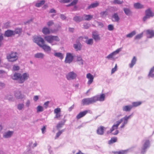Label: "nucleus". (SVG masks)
I'll return each mask as SVG.
<instances>
[{
	"instance_id": "31",
	"label": "nucleus",
	"mask_w": 154,
	"mask_h": 154,
	"mask_svg": "<svg viewBox=\"0 0 154 154\" xmlns=\"http://www.w3.org/2000/svg\"><path fill=\"white\" fill-rule=\"evenodd\" d=\"M45 2V1L42 0L37 2L35 5V6L37 7H41L42 5H44Z\"/></svg>"
},
{
	"instance_id": "29",
	"label": "nucleus",
	"mask_w": 154,
	"mask_h": 154,
	"mask_svg": "<svg viewBox=\"0 0 154 154\" xmlns=\"http://www.w3.org/2000/svg\"><path fill=\"white\" fill-rule=\"evenodd\" d=\"M42 32L45 35L48 34L50 33L49 29L46 27H44L43 28L42 30Z\"/></svg>"
},
{
	"instance_id": "7",
	"label": "nucleus",
	"mask_w": 154,
	"mask_h": 154,
	"mask_svg": "<svg viewBox=\"0 0 154 154\" xmlns=\"http://www.w3.org/2000/svg\"><path fill=\"white\" fill-rule=\"evenodd\" d=\"M75 57V55L73 54L69 53H67L65 60V62L66 63H70L72 62Z\"/></svg>"
},
{
	"instance_id": "6",
	"label": "nucleus",
	"mask_w": 154,
	"mask_h": 154,
	"mask_svg": "<svg viewBox=\"0 0 154 154\" xmlns=\"http://www.w3.org/2000/svg\"><path fill=\"white\" fill-rule=\"evenodd\" d=\"M77 76L76 73L72 71L69 72L66 75V78L68 80L70 81L76 79Z\"/></svg>"
},
{
	"instance_id": "58",
	"label": "nucleus",
	"mask_w": 154,
	"mask_h": 154,
	"mask_svg": "<svg viewBox=\"0 0 154 154\" xmlns=\"http://www.w3.org/2000/svg\"><path fill=\"white\" fill-rule=\"evenodd\" d=\"M54 24V23L52 20L50 21L47 23V24L48 26H51L52 25Z\"/></svg>"
},
{
	"instance_id": "43",
	"label": "nucleus",
	"mask_w": 154,
	"mask_h": 154,
	"mask_svg": "<svg viewBox=\"0 0 154 154\" xmlns=\"http://www.w3.org/2000/svg\"><path fill=\"white\" fill-rule=\"evenodd\" d=\"M77 61L78 62H80V63H79V65H83V60L82 57L80 56H77Z\"/></svg>"
},
{
	"instance_id": "23",
	"label": "nucleus",
	"mask_w": 154,
	"mask_h": 154,
	"mask_svg": "<svg viewBox=\"0 0 154 154\" xmlns=\"http://www.w3.org/2000/svg\"><path fill=\"white\" fill-rule=\"evenodd\" d=\"M123 10L125 14L128 16H130L132 13L131 11L129 8H124Z\"/></svg>"
},
{
	"instance_id": "22",
	"label": "nucleus",
	"mask_w": 154,
	"mask_h": 154,
	"mask_svg": "<svg viewBox=\"0 0 154 154\" xmlns=\"http://www.w3.org/2000/svg\"><path fill=\"white\" fill-rule=\"evenodd\" d=\"M66 120H64L62 121L59 122L56 126V128L57 130H59L60 128H62L63 126L64 125Z\"/></svg>"
},
{
	"instance_id": "2",
	"label": "nucleus",
	"mask_w": 154,
	"mask_h": 154,
	"mask_svg": "<svg viewBox=\"0 0 154 154\" xmlns=\"http://www.w3.org/2000/svg\"><path fill=\"white\" fill-rule=\"evenodd\" d=\"M29 77V74L26 73H24L22 75L19 73L15 72L11 76V78L14 80L18 81L20 84H22L27 80Z\"/></svg>"
},
{
	"instance_id": "61",
	"label": "nucleus",
	"mask_w": 154,
	"mask_h": 154,
	"mask_svg": "<svg viewBox=\"0 0 154 154\" xmlns=\"http://www.w3.org/2000/svg\"><path fill=\"white\" fill-rule=\"evenodd\" d=\"M78 0H73V1L70 4V5H75L77 3Z\"/></svg>"
},
{
	"instance_id": "45",
	"label": "nucleus",
	"mask_w": 154,
	"mask_h": 154,
	"mask_svg": "<svg viewBox=\"0 0 154 154\" xmlns=\"http://www.w3.org/2000/svg\"><path fill=\"white\" fill-rule=\"evenodd\" d=\"M117 140V139L116 137L112 138L109 141L108 143L110 144L115 143L116 141Z\"/></svg>"
},
{
	"instance_id": "44",
	"label": "nucleus",
	"mask_w": 154,
	"mask_h": 154,
	"mask_svg": "<svg viewBox=\"0 0 154 154\" xmlns=\"http://www.w3.org/2000/svg\"><path fill=\"white\" fill-rule=\"evenodd\" d=\"M93 37L95 41L99 40L100 39V37L97 34H93Z\"/></svg>"
},
{
	"instance_id": "50",
	"label": "nucleus",
	"mask_w": 154,
	"mask_h": 154,
	"mask_svg": "<svg viewBox=\"0 0 154 154\" xmlns=\"http://www.w3.org/2000/svg\"><path fill=\"white\" fill-rule=\"evenodd\" d=\"M128 150H122L117 152L118 154H125L127 153Z\"/></svg>"
},
{
	"instance_id": "62",
	"label": "nucleus",
	"mask_w": 154,
	"mask_h": 154,
	"mask_svg": "<svg viewBox=\"0 0 154 154\" xmlns=\"http://www.w3.org/2000/svg\"><path fill=\"white\" fill-rule=\"evenodd\" d=\"M150 17L146 14L145 16L143 18V21H145L147 19L150 18Z\"/></svg>"
},
{
	"instance_id": "38",
	"label": "nucleus",
	"mask_w": 154,
	"mask_h": 154,
	"mask_svg": "<svg viewBox=\"0 0 154 154\" xmlns=\"http://www.w3.org/2000/svg\"><path fill=\"white\" fill-rule=\"evenodd\" d=\"M32 141H30L29 144V146L32 148L36 147L37 145V143L36 141L32 145Z\"/></svg>"
},
{
	"instance_id": "14",
	"label": "nucleus",
	"mask_w": 154,
	"mask_h": 154,
	"mask_svg": "<svg viewBox=\"0 0 154 154\" xmlns=\"http://www.w3.org/2000/svg\"><path fill=\"white\" fill-rule=\"evenodd\" d=\"M14 35L13 31L10 29L6 31L4 34V36L5 37H11Z\"/></svg>"
},
{
	"instance_id": "57",
	"label": "nucleus",
	"mask_w": 154,
	"mask_h": 154,
	"mask_svg": "<svg viewBox=\"0 0 154 154\" xmlns=\"http://www.w3.org/2000/svg\"><path fill=\"white\" fill-rule=\"evenodd\" d=\"M70 0H59V1L61 3H66L69 2Z\"/></svg>"
},
{
	"instance_id": "11",
	"label": "nucleus",
	"mask_w": 154,
	"mask_h": 154,
	"mask_svg": "<svg viewBox=\"0 0 154 154\" xmlns=\"http://www.w3.org/2000/svg\"><path fill=\"white\" fill-rule=\"evenodd\" d=\"M14 133L12 131H8L5 132L3 134V137L5 139L9 138L11 137Z\"/></svg>"
},
{
	"instance_id": "34",
	"label": "nucleus",
	"mask_w": 154,
	"mask_h": 154,
	"mask_svg": "<svg viewBox=\"0 0 154 154\" xmlns=\"http://www.w3.org/2000/svg\"><path fill=\"white\" fill-rule=\"evenodd\" d=\"M136 34L135 31H133L127 34L126 35V37L127 38H131L134 35Z\"/></svg>"
},
{
	"instance_id": "56",
	"label": "nucleus",
	"mask_w": 154,
	"mask_h": 154,
	"mask_svg": "<svg viewBox=\"0 0 154 154\" xmlns=\"http://www.w3.org/2000/svg\"><path fill=\"white\" fill-rule=\"evenodd\" d=\"M117 64H116L115 67L112 68L111 70V74L113 73L117 70Z\"/></svg>"
},
{
	"instance_id": "42",
	"label": "nucleus",
	"mask_w": 154,
	"mask_h": 154,
	"mask_svg": "<svg viewBox=\"0 0 154 154\" xmlns=\"http://www.w3.org/2000/svg\"><path fill=\"white\" fill-rule=\"evenodd\" d=\"M123 3V1H120L119 0H114L112 2L113 4L118 5L121 4Z\"/></svg>"
},
{
	"instance_id": "39",
	"label": "nucleus",
	"mask_w": 154,
	"mask_h": 154,
	"mask_svg": "<svg viewBox=\"0 0 154 154\" xmlns=\"http://www.w3.org/2000/svg\"><path fill=\"white\" fill-rule=\"evenodd\" d=\"M142 103L141 102L139 101V102H133L132 103L133 107H137L140 105Z\"/></svg>"
},
{
	"instance_id": "30",
	"label": "nucleus",
	"mask_w": 154,
	"mask_h": 154,
	"mask_svg": "<svg viewBox=\"0 0 154 154\" xmlns=\"http://www.w3.org/2000/svg\"><path fill=\"white\" fill-rule=\"evenodd\" d=\"M22 31V29L21 28H16L14 31V35L15 34H19L21 33Z\"/></svg>"
},
{
	"instance_id": "21",
	"label": "nucleus",
	"mask_w": 154,
	"mask_h": 154,
	"mask_svg": "<svg viewBox=\"0 0 154 154\" xmlns=\"http://www.w3.org/2000/svg\"><path fill=\"white\" fill-rule=\"evenodd\" d=\"M133 107L132 105H127L122 107V110L124 111L129 112Z\"/></svg>"
},
{
	"instance_id": "24",
	"label": "nucleus",
	"mask_w": 154,
	"mask_h": 154,
	"mask_svg": "<svg viewBox=\"0 0 154 154\" xmlns=\"http://www.w3.org/2000/svg\"><path fill=\"white\" fill-rule=\"evenodd\" d=\"M73 20L77 23H79L82 21V17L75 16L73 18Z\"/></svg>"
},
{
	"instance_id": "59",
	"label": "nucleus",
	"mask_w": 154,
	"mask_h": 154,
	"mask_svg": "<svg viewBox=\"0 0 154 154\" xmlns=\"http://www.w3.org/2000/svg\"><path fill=\"white\" fill-rule=\"evenodd\" d=\"M7 99L9 101H12L13 100V98L12 96L9 95L7 97Z\"/></svg>"
},
{
	"instance_id": "55",
	"label": "nucleus",
	"mask_w": 154,
	"mask_h": 154,
	"mask_svg": "<svg viewBox=\"0 0 154 154\" xmlns=\"http://www.w3.org/2000/svg\"><path fill=\"white\" fill-rule=\"evenodd\" d=\"M13 69L14 71H17L19 69L20 67L18 66L14 65L13 66Z\"/></svg>"
},
{
	"instance_id": "4",
	"label": "nucleus",
	"mask_w": 154,
	"mask_h": 154,
	"mask_svg": "<svg viewBox=\"0 0 154 154\" xmlns=\"http://www.w3.org/2000/svg\"><path fill=\"white\" fill-rule=\"evenodd\" d=\"M44 38L45 41L50 43L52 45H56L57 42H59L60 40L58 37L52 35L45 36Z\"/></svg>"
},
{
	"instance_id": "13",
	"label": "nucleus",
	"mask_w": 154,
	"mask_h": 154,
	"mask_svg": "<svg viewBox=\"0 0 154 154\" xmlns=\"http://www.w3.org/2000/svg\"><path fill=\"white\" fill-rule=\"evenodd\" d=\"M82 46L79 42H78L74 44L73 45V47L76 51H81L82 49Z\"/></svg>"
},
{
	"instance_id": "47",
	"label": "nucleus",
	"mask_w": 154,
	"mask_h": 154,
	"mask_svg": "<svg viewBox=\"0 0 154 154\" xmlns=\"http://www.w3.org/2000/svg\"><path fill=\"white\" fill-rule=\"evenodd\" d=\"M115 56L113 53L112 52L106 57V58L110 60L113 58V57Z\"/></svg>"
},
{
	"instance_id": "51",
	"label": "nucleus",
	"mask_w": 154,
	"mask_h": 154,
	"mask_svg": "<svg viewBox=\"0 0 154 154\" xmlns=\"http://www.w3.org/2000/svg\"><path fill=\"white\" fill-rule=\"evenodd\" d=\"M4 39V37L2 34L0 35V47L2 45V41Z\"/></svg>"
},
{
	"instance_id": "33",
	"label": "nucleus",
	"mask_w": 154,
	"mask_h": 154,
	"mask_svg": "<svg viewBox=\"0 0 154 154\" xmlns=\"http://www.w3.org/2000/svg\"><path fill=\"white\" fill-rule=\"evenodd\" d=\"M54 55L57 57L60 58L61 59L63 58V57L62 54L60 52H56L54 53Z\"/></svg>"
},
{
	"instance_id": "36",
	"label": "nucleus",
	"mask_w": 154,
	"mask_h": 154,
	"mask_svg": "<svg viewBox=\"0 0 154 154\" xmlns=\"http://www.w3.org/2000/svg\"><path fill=\"white\" fill-rule=\"evenodd\" d=\"M65 129H63L61 130H59L57 133L55 139H56L59 137L62 134V133L65 131Z\"/></svg>"
},
{
	"instance_id": "19",
	"label": "nucleus",
	"mask_w": 154,
	"mask_h": 154,
	"mask_svg": "<svg viewBox=\"0 0 154 154\" xmlns=\"http://www.w3.org/2000/svg\"><path fill=\"white\" fill-rule=\"evenodd\" d=\"M82 17V21H89L91 20L93 18V16L91 15L84 14Z\"/></svg>"
},
{
	"instance_id": "10",
	"label": "nucleus",
	"mask_w": 154,
	"mask_h": 154,
	"mask_svg": "<svg viewBox=\"0 0 154 154\" xmlns=\"http://www.w3.org/2000/svg\"><path fill=\"white\" fill-rule=\"evenodd\" d=\"M14 95L15 97L17 99H22L25 97V96L21 93L20 91L16 90L14 92Z\"/></svg>"
},
{
	"instance_id": "41",
	"label": "nucleus",
	"mask_w": 154,
	"mask_h": 154,
	"mask_svg": "<svg viewBox=\"0 0 154 154\" xmlns=\"http://www.w3.org/2000/svg\"><path fill=\"white\" fill-rule=\"evenodd\" d=\"M143 32L137 35L134 37V39L135 40H139L143 36Z\"/></svg>"
},
{
	"instance_id": "12",
	"label": "nucleus",
	"mask_w": 154,
	"mask_h": 154,
	"mask_svg": "<svg viewBox=\"0 0 154 154\" xmlns=\"http://www.w3.org/2000/svg\"><path fill=\"white\" fill-rule=\"evenodd\" d=\"M90 110H85L81 112L78 114L76 116V118L79 119L84 116L88 113L89 112Z\"/></svg>"
},
{
	"instance_id": "64",
	"label": "nucleus",
	"mask_w": 154,
	"mask_h": 154,
	"mask_svg": "<svg viewBox=\"0 0 154 154\" xmlns=\"http://www.w3.org/2000/svg\"><path fill=\"white\" fill-rule=\"evenodd\" d=\"M30 100H27L26 103V106L28 107L29 106L30 104Z\"/></svg>"
},
{
	"instance_id": "37",
	"label": "nucleus",
	"mask_w": 154,
	"mask_h": 154,
	"mask_svg": "<svg viewBox=\"0 0 154 154\" xmlns=\"http://www.w3.org/2000/svg\"><path fill=\"white\" fill-rule=\"evenodd\" d=\"M85 42L88 45H92L93 43V40L92 38H90L86 40Z\"/></svg>"
},
{
	"instance_id": "5",
	"label": "nucleus",
	"mask_w": 154,
	"mask_h": 154,
	"mask_svg": "<svg viewBox=\"0 0 154 154\" xmlns=\"http://www.w3.org/2000/svg\"><path fill=\"white\" fill-rule=\"evenodd\" d=\"M7 58L11 62L16 61L18 59V54L16 52H11L7 54Z\"/></svg>"
},
{
	"instance_id": "40",
	"label": "nucleus",
	"mask_w": 154,
	"mask_h": 154,
	"mask_svg": "<svg viewBox=\"0 0 154 154\" xmlns=\"http://www.w3.org/2000/svg\"><path fill=\"white\" fill-rule=\"evenodd\" d=\"M37 112H42L44 110V108L42 106H38L36 108Z\"/></svg>"
},
{
	"instance_id": "35",
	"label": "nucleus",
	"mask_w": 154,
	"mask_h": 154,
	"mask_svg": "<svg viewBox=\"0 0 154 154\" xmlns=\"http://www.w3.org/2000/svg\"><path fill=\"white\" fill-rule=\"evenodd\" d=\"M108 12L106 10L104 11L101 12L100 14V17L103 18H105L108 15Z\"/></svg>"
},
{
	"instance_id": "53",
	"label": "nucleus",
	"mask_w": 154,
	"mask_h": 154,
	"mask_svg": "<svg viewBox=\"0 0 154 154\" xmlns=\"http://www.w3.org/2000/svg\"><path fill=\"white\" fill-rule=\"evenodd\" d=\"M122 50V48H119L117 49L116 51L113 52V53L115 55L116 54H118L119 52L121 51Z\"/></svg>"
},
{
	"instance_id": "3",
	"label": "nucleus",
	"mask_w": 154,
	"mask_h": 154,
	"mask_svg": "<svg viewBox=\"0 0 154 154\" xmlns=\"http://www.w3.org/2000/svg\"><path fill=\"white\" fill-rule=\"evenodd\" d=\"M131 115H130L128 116H125L119 120L117 121L116 124L114 125L110 130L107 131V133L109 134L111 133L114 130L116 129L120 124L123 121V123L125 125L127 124L128 122V119L131 118Z\"/></svg>"
},
{
	"instance_id": "17",
	"label": "nucleus",
	"mask_w": 154,
	"mask_h": 154,
	"mask_svg": "<svg viewBox=\"0 0 154 154\" xmlns=\"http://www.w3.org/2000/svg\"><path fill=\"white\" fill-rule=\"evenodd\" d=\"M86 77L88 79L87 83L89 85L93 82L94 77L93 75L91 74V73H88L86 75Z\"/></svg>"
},
{
	"instance_id": "9",
	"label": "nucleus",
	"mask_w": 154,
	"mask_h": 154,
	"mask_svg": "<svg viewBox=\"0 0 154 154\" xmlns=\"http://www.w3.org/2000/svg\"><path fill=\"white\" fill-rule=\"evenodd\" d=\"M150 146L149 141V140H146L142 148L141 154H144L146 151V149L149 148Z\"/></svg>"
},
{
	"instance_id": "48",
	"label": "nucleus",
	"mask_w": 154,
	"mask_h": 154,
	"mask_svg": "<svg viewBox=\"0 0 154 154\" xmlns=\"http://www.w3.org/2000/svg\"><path fill=\"white\" fill-rule=\"evenodd\" d=\"M90 24L89 23H85L83 24V28L85 29H88L90 26Z\"/></svg>"
},
{
	"instance_id": "26",
	"label": "nucleus",
	"mask_w": 154,
	"mask_h": 154,
	"mask_svg": "<svg viewBox=\"0 0 154 154\" xmlns=\"http://www.w3.org/2000/svg\"><path fill=\"white\" fill-rule=\"evenodd\" d=\"M44 54L41 53H38L34 54V57L37 58L42 59L44 57Z\"/></svg>"
},
{
	"instance_id": "60",
	"label": "nucleus",
	"mask_w": 154,
	"mask_h": 154,
	"mask_svg": "<svg viewBox=\"0 0 154 154\" xmlns=\"http://www.w3.org/2000/svg\"><path fill=\"white\" fill-rule=\"evenodd\" d=\"M60 18L63 20H65L66 18V16L63 14H60Z\"/></svg>"
},
{
	"instance_id": "49",
	"label": "nucleus",
	"mask_w": 154,
	"mask_h": 154,
	"mask_svg": "<svg viewBox=\"0 0 154 154\" xmlns=\"http://www.w3.org/2000/svg\"><path fill=\"white\" fill-rule=\"evenodd\" d=\"M108 29L109 31H112L114 29V26L112 24H109L108 26Z\"/></svg>"
},
{
	"instance_id": "54",
	"label": "nucleus",
	"mask_w": 154,
	"mask_h": 154,
	"mask_svg": "<svg viewBox=\"0 0 154 154\" xmlns=\"http://www.w3.org/2000/svg\"><path fill=\"white\" fill-rule=\"evenodd\" d=\"M49 103V101H47L45 102L43 105L44 106L45 109H47L48 107V105Z\"/></svg>"
},
{
	"instance_id": "18",
	"label": "nucleus",
	"mask_w": 154,
	"mask_h": 154,
	"mask_svg": "<svg viewBox=\"0 0 154 154\" xmlns=\"http://www.w3.org/2000/svg\"><path fill=\"white\" fill-rule=\"evenodd\" d=\"M112 21L113 22H119L120 20L118 14L117 13H114L112 16Z\"/></svg>"
},
{
	"instance_id": "1",
	"label": "nucleus",
	"mask_w": 154,
	"mask_h": 154,
	"mask_svg": "<svg viewBox=\"0 0 154 154\" xmlns=\"http://www.w3.org/2000/svg\"><path fill=\"white\" fill-rule=\"evenodd\" d=\"M105 95L103 94L100 95H97L91 98L83 99L82 101V104L83 105H88L93 104L97 101H103L105 100Z\"/></svg>"
},
{
	"instance_id": "52",
	"label": "nucleus",
	"mask_w": 154,
	"mask_h": 154,
	"mask_svg": "<svg viewBox=\"0 0 154 154\" xmlns=\"http://www.w3.org/2000/svg\"><path fill=\"white\" fill-rule=\"evenodd\" d=\"M61 111V109L60 108H57L54 109V112L55 114L59 113Z\"/></svg>"
},
{
	"instance_id": "27",
	"label": "nucleus",
	"mask_w": 154,
	"mask_h": 154,
	"mask_svg": "<svg viewBox=\"0 0 154 154\" xmlns=\"http://www.w3.org/2000/svg\"><path fill=\"white\" fill-rule=\"evenodd\" d=\"M145 14L150 17H153L154 16V14L152 13L150 9H148L146 11Z\"/></svg>"
},
{
	"instance_id": "46",
	"label": "nucleus",
	"mask_w": 154,
	"mask_h": 154,
	"mask_svg": "<svg viewBox=\"0 0 154 154\" xmlns=\"http://www.w3.org/2000/svg\"><path fill=\"white\" fill-rule=\"evenodd\" d=\"M24 107V104L23 103H20L18 104L17 108L19 110H21Z\"/></svg>"
},
{
	"instance_id": "28",
	"label": "nucleus",
	"mask_w": 154,
	"mask_h": 154,
	"mask_svg": "<svg viewBox=\"0 0 154 154\" xmlns=\"http://www.w3.org/2000/svg\"><path fill=\"white\" fill-rule=\"evenodd\" d=\"M137 61V59L135 57H134L131 63L129 64V66L130 68H132L134 65L136 63Z\"/></svg>"
},
{
	"instance_id": "15",
	"label": "nucleus",
	"mask_w": 154,
	"mask_h": 154,
	"mask_svg": "<svg viewBox=\"0 0 154 154\" xmlns=\"http://www.w3.org/2000/svg\"><path fill=\"white\" fill-rule=\"evenodd\" d=\"M40 47L45 52L48 53H50L51 51V47L45 44H43Z\"/></svg>"
},
{
	"instance_id": "20",
	"label": "nucleus",
	"mask_w": 154,
	"mask_h": 154,
	"mask_svg": "<svg viewBox=\"0 0 154 154\" xmlns=\"http://www.w3.org/2000/svg\"><path fill=\"white\" fill-rule=\"evenodd\" d=\"M146 34L147 35V37L148 38H152L154 36V32L152 30H147L146 31Z\"/></svg>"
},
{
	"instance_id": "63",
	"label": "nucleus",
	"mask_w": 154,
	"mask_h": 154,
	"mask_svg": "<svg viewBox=\"0 0 154 154\" xmlns=\"http://www.w3.org/2000/svg\"><path fill=\"white\" fill-rule=\"evenodd\" d=\"M61 116V115L60 114V113H56V114L55 116L54 117V119H59V118Z\"/></svg>"
},
{
	"instance_id": "25",
	"label": "nucleus",
	"mask_w": 154,
	"mask_h": 154,
	"mask_svg": "<svg viewBox=\"0 0 154 154\" xmlns=\"http://www.w3.org/2000/svg\"><path fill=\"white\" fill-rule=\"evenodd\" d=\"M99 5V4L97 2L92 3L88 7L87 9H89L91 8L97 7Z\"/></svg>"
},
{
	"instance_id": "16",
	"label": "nucleus",
	"mask_w": 154,
	"mask_h": 154,
	"mask_svg": "<svg viewBox=\"0 0 154 154\" xmlns=\"http://www.w3.org/2000/svg\"><path fill=\"white\" fill-rule=\"evenodd\" d=\"M106 128L102 126L98 128L97 130V133L98 134L103 135L104 133V130Z\"/></svg>"
},
{
	"instance_id": "8",
	"label": "nucleus",
	"mask_w": 154,
	"mask_h": 154,
	"mask_svg": "<svg viewBox=\"0 0 154 154\" xmlns=\"http://www.w3.org/2000/svg\"><path fill=\"white\" fill-rule=\"evenodd\" d=\"M33 41L36 43L40 47L45 44L44 39L41 37L36 36L34 38Z\"/></svg>"
},
{
	"instance_id": "32",
	"label": "nucleus",
	"mask_w": 154,
	"mask_h": 154,
	"mask_svg": "<svg viewBox=\"0 0 154 154\" xmlns=\"http://www.w3.org/2000/svg\"><path fill=\"white\" fill-rule=\"evenodd\" d=\"M134 7L136 9H140L143 7V5L139 3H136L134 4Z\"/></svg>"
}]
</instances>
